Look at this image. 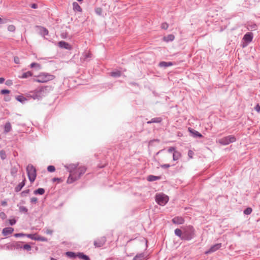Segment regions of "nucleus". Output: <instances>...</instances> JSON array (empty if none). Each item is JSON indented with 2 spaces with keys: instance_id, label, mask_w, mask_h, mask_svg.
Here are the masks:
<instances>
[{
  "instance_id": "obj_1",
  "label": "nucleus",
  "mask_w": 260,
  "mask_h": 260,
  "mask_svg": "<svg viewBox=\"0 0 260 260\" xmlns=\"http://www.w3.org/2000/svg\"><path fill=\"white\" fill-rule=\"evenodd\" d=\"M78 164L66 165V169L70 172L67 183H72L77 180L86 172L87 168L85 166L78 167Z\"/></svg>"
},
{
  "instance_id": "obj_2",
  "label": "nucleus",
  "mask_w": 260,
  "mask_h": 260,
  "mask_svg": "<svg viewBox=\"0 0 260 260\" xmlns=\"http://www.w3.org/2000/svg\"><path fill=\"white\" fill-rule=\"evenodd\" d=\"M183 240L190 241L195 237V230L192 225H187L183 227Z\"/></svg>"
},
{
  "instance_id": "obj_3",
  "label": "nucleus",
  "mask_w": 260,
  "mask_h": 260,
  "mask_svg": "<svg viewBox=\"0 0 260 260\" xmlns=\"http://www.w3.org/2000/svg\"><path fill=\"white\" fill-rule=\"evenodd\" d=\"M77 45L75 44H70L66 42V56L72 58L78 53Z\"/></svg>"
},
{
  "instance_id": "obj_4",
  "label": "nucleus",
  "mask_w": 260,
  "mask_h": 260,
  "mask_svg": "<svg viewBox=\"0 0 260 260\" xmlns=\"http://www.w3.org/2000/svg\"><path fill=\"white\" fill-rule=\"evenodd\" d=\"M33 81L39 83H45L54 78L53 75L46 73H41Z\"/></svg>"
},
{
  "instance_id": "obj_5",
  "label": "nucleus",
  "mask_w": 260,
  "mask_h": 260,
  "mask_svg": "<svg viewBox=\"0 0 260 260\" xmlns=\"http://www.w3.org/2000/svg\"><path fill=\"white\" fill-rule=\"evenodd\" d=\"M26 172L28 179L31 183L35 181L37 176V171L35 167L31 164H29L26 167Z\"/></svg>"
},
{
  "instance_id": "obj_6",
  "label": "nucleus",
  "mask_w": 260,
  "mask_h": 260,
  "mask_svg": "<svg viewBox=\"0 0 260 260\" xmlns=\"http://www.w3.org/2000/svg\"><path fill=\"white\" fill-rule=\"evenodd\" d=\"M52 89L53 88L51 86H43L37 89V92L41 100L43 97L45 96L48 93L52 90Z\"/></svg>"
},
{
  "instance_id": "obj_7",
  "label": "nucleus",
  "mask_w": 260,
  "mask_h": 260,
  "mask_svg": "<svg viewBox=\"0 0 260 260\" xmlns=\"http://www.w3.org/2000/svg\"><path fill=\"white\" fill-rule=\"evenodd\" d=\"M168 201V197L164 194H156L155 196V201L160 206H165Z\"/></svg>"
},
{
  "instance_id": "obj_8",
  "label": "nucleus",
  "mask_w": 260,
  "mask_h": 260,
  "mask_svg": "<svg viewBox=\"0 0 260 260\" xmlns=\"http://www.w3.org/2000/svg\"><path fill=\"white\" fill-rule=\"evenodd\" d=\"M236 141V137L233 135H229L219 140V143L222 145H227Z\"/></svg>"
},
{
  "instance_id": "obj_9",
  "label": "nucleus",
  "mask_w": 260,
  "mask_h": 260,
  "mask_svg": "<svg viewBox=\"0 0 260 260\" xmlns=\"http://www.w3.org/2000/svg\"><path fill=\"white\" fill-rule=\"evenodd\" d=\"M253 35L252 32H248L245 34L243 38V41L244 43H243L242 47H245L249 44L253 39Z\"/></svg>"
},
{
  "instance_id": "obj_10",
  "label": "nucleus",
  "mask_w": 260,
  "mask_h": 260,
  "mask_svg": "<svg viewBox=\"0 0 260 260\" xmlns=\"http://www.w3.org/2000/svg\"><path fill=\"white\" fill-rule=\"evenodd\" d=\"M221 247V243H217L210 247V248L205 252V254H209L214 252L219 249Z\"/></svg>"
},
{
  "instance_id": "obj_11",
  "label": "nucleus",
  "mask_w": 260,
  "mask_h": 260,
  "mask_svg": "<svg viewBox=\"0 0 260 260\" xmlns=\"http://www.w3.org/2000/svg\"><path fill=\"white\" fill-rule=\"evenodd\" d=\"M106 241V238L103 236L94 241V245L96 247H101L103 246Z\"/></svg>"
},
{
  "instance_id": "obj_12",
  "label": "nucleus",
  "mask_w": 260,
  "mask_h": 260,
  "mask_svg": "<svg viewBox=\"0 0 260 260\" xmlns=\"http://www.w3.org/2000/svg\"><path fill=\"white\" fill-rule=\"evenodd\" d=\"M14 230L11 227H7L3 229L2 235L4 236H8L9 235L11 234L14 232Z\"/></svg>"
},
{
  "instance_id": "obj_13",
  "label": "nucleus",
  "mask_w": 260,
  "mask_h": 260,
  "mask_svg": "<svg viewBox=\"0 0 260 260\" xmlns=\"http://www.w3.org/2000/svg\"><path fill=\"white\" fill-rule=\"evenodd\" d=\"M172 222L176 224H182L184 222V219L180 216H176L172 219Z\"/></svg>"
},
{
  "instance_id": "obj_14",
  "label": "nucleus",
  "mask_w": 260,
  "mask_h": 260,
  "mask_svg": "<svg viewBox=\"0 0 260 260\" xmlns=\"http://www.w3.org/2000/svg\"><path fill=\"white\" fill-rule=\"evenodd\" d=\"M188 131L194 138H202L203 137L201 133L192 128H189Z\"/></svg>"
},
{
  "instance_id": "obj_15",
  "label": "nucleus",
  "mask_w": 260,
  "mask_h": 260,
  "mask_svg": "<svg viewBox=\"0 0 260 260\" xmlns=\"http://www.w3.org/2000/svg\"><path fill=\"white\" fill-rule=\"evenodd\" d=\"M25 181L26 179L25 178H24L22 182L19 183V184L15 187V191L16 192L20 191L22 189V188L25 186Z\"/></svg>"
},
{
  "instance_id": "obj_16",
  "label": "nucleus",
  "mask_w": 260,
  "mask_h": 260,
  "mask_svg": "<svg viewBox=\"0 0 260 260\" xmlns=\"http://www.w3.org/2000/svg\"><path fill=\"white\" fill-rule=\"evenodd\" d=\"M174 64V63H173V62H171V61L166 62V61H160L159 63L158 66L161 68H166L168 67L173 66Z\"/></svg>"
},
{
  "instance_id": "obj_17",
  "label": "nucleus",
  "mask_w": 260,
  "mask_h": 260,
  "mask_svg": "<svg viewBox=\"0 0 260 260\" xmlns=\"http://www.w3.org/2000/svg\"><path fill=\"white\" fill-rule=\"evenodd\" d=\"M73 10L75 12L81 13L82 12L81 7L77 2H74L73 3Z\"/></svg>"
},
{
  "instance_id": "obj_18",
  "label": "nucleus",
  "mask_w": 260,
  "mask_h": 260,
  "mask_svg": "<svg viewBox=\"0 0 260 260\" xmlns=\"http://www.w3.org/2000/svg\"><path fill=\"white\" fill-rule=\"evenodd\" d=\"M182 230H180L179 229H176L175 231V234L179 237L181 240H183V227L182 228Z\"/></svg>"
},
{
  "instance_id": "obj_19",
  "label": "nucleus",
  "mask_w": 260,
  "mask_h": 260,
  "mask_svg": "<svg viewBox=\"0 0 260 260\" xmlns=\"http://www.w3.org/2000/svg\"><path fill=\"white\" fill-rule=\"evenodd\" d=\"M175 39V36L172 34H170L163 38V40L166 42H169L173 41Z\"/></svg>"
},
{
  "instance_id": "obj_20",
  "label": "nucleus",
  "mask_w": 260,
  "mask_h": 260,
  "mask_svg": "<svg viewBox=\"0 0 260 260\" xmlns=\"http://www.w3.org/2000/svg\"><path fill=\"white\" fill-rule=\"evenodd\" d=\"M32 76V73L31 71H27L22 73V74L21 76H19L18 77L21 79H26Z\"/></svg>"
},
{
  "instance_id": "obj_21",
  "label": "nucleus",
  "mask_w": 260,
  "mask_h": 260,
  "mask_svg": "<svg viewBox=\"0 0 260 260\" xmlns=\"http://www.w3.org/2000/svg\"><path fill=\"white\" fill-rule=\"evenodd\" d=\"M24 243L23 242L18 241V242H13V247H14V249H22V245Z\"/></svg>"
},
{
  "instance_id": "obj_22",
  "label": "nucleus",
  "mask_w": 260,
  "mask_h": 260,
  "mask_svg": "<svg viewBox=\"0 0 260 260\" xmlns=\"http://www.w3.org/2000/svg\"><path fill=\"white\" fill-rule=\"evenodd\" d=\"M145 254L144 253L137 254L134 258L133 260H144L145 259Z\"/></svg>"
},
{
  "instance_id": "obj_23",
  "label": "nucleus",
  "mask_w": 260,
  "mask_h": 260,
  "mask_svg": "<svg viewBox=\"0 0 260 260\" xmlns=\"http://www.w3.org/2000/svg\"><path fill=\"white\" fill-rule=\"evenodd\" d=\"M77 257L83 260H90V257L83 252L77 253Z\"/></svg>"
},
{
  "instance_id": "obj_24",
  "label": "nucleus",
  "mask_w": 260,
  "mask_h": 260,
  "mask_svg": "<svg viewBox=\"0 0 260 260\" xmlns=\"http://www.w3.org/2000/svg\"><path fill=\"white\" fill-rule=\"evenodd\" d=\"M162 120L161 117H155L151 119V120L147 122V124H151L152 123H160Z\"/></svg>"
},
{
  "instance_id": "obj_25",
  "label": "nucleus",
  "mask_w": 260,
  "mask_h": 260,
  "mask_svg": "<svg viewBox=\"0 0 260 260\" xmlns=\"http://www.w3.org/2000/svg\"><path fill=\"white\" fill-rule=\"evenodd\" d=\"M181 156V153L177 150H176L173 153V159L174 161L178 160Z\"/></svg>"
},
{
  "instance_id": "obj_26",
  "label": "nucleus",
  "mask_w": 260,
  "mask_h": 260,
  "mask_svg": "<svg viewBox=\"0 0 260 260\" xmlns=\"http://www.w3.org/2000/svg\"><path fill=\"white\" fill-rule=\"evenodd\" d=\"M16 99L22 104H25V102L27 101V99L22 94L17 96Z\"/></svg>"
},
{
  "instance_id": "obj_27",
  "label": "nucleus",
  "mask_w": 260,
  "mask_h": 260,
  "mask_svg": "<svg viewBox=\"0 0 260 260\" xmlns=\"http://www.w3.org/2000/svg\"><path fill=\"white\" fill-rule=\"evenodd\" d=\"M11 129V123L9 122H6L4 125V133L6 134L10 132Z\"/></svg>"
},
{
  "instance_id": "obj_28",
  "label": "nucleus",
  "mask_w": 260,
  "mask_h": 260,
  "mask_svg": "<svg viewBox=\"0 0 260 260\" xmlns=\"http://www.w3.org/2000/svg\"><path fill=\"white\" fill-rule=\"evenodd\" d=\"M30 97L32 98L34 100H41L39 95H38L37 92V90L31 92L30 94Z\"/></svg>"
},
{
  "instance_id": "obj_29",
  "label": "nucleus",
  "mask_w": 260,
  "mask_h": 260,
  "mask_svg": "<svg viewBox=\"0 0 260 260\" xmlns=\"http://www.w3.org/2000/svg\"><path fill=\"white\" fill-rule=\"evenodd\" d=\"M39 27L40 28V33L41 36L45 37L48 34V30L47 29L42 26H40Z\"/></svg>"
},
{
  "instance_id": "obj_30",
  "label": "nucleus",
  "mask_w": 260,
  "mask_h": 260,
  "mask_svg": "<svg viewBox=\"0 0 260 260\" xmlns=\"http://www.w3.org/2000/svg\"><path fill=\"white\" fill-rule=\"evenodd\" d=\"M45 193V189L43 188H39L34 191L35 194L43 195Z\"/></svg>"
},
{
  "instance_id": "obj_31",
  "label": "nucleus",
  "mask_w": 260,
  "mask_h": 260,
  "mask_svg": "<svg viewBox=\"0 0 260 260\" xmlns=\"http://www.w3.org/2000/svg\"><path fill=\"white\" fill-rule=\"evenodd\" d=\"M160 179V177L152 175H150L148 176L147 180L149 181H154L157 180H159Z\"/></svg>"
},
{
  "instance_id": "obj_32",
  "label": "nucleus",
  "mask_w": 260,
  "mask_h": 260,
  "mask_svg": "<svg viewBox=\"0 0 260 260\" xmlns=\"http://www.w3.org/2000/svg\"><path fill=\"white\" fill-rule=\"evenodd\" d=\"M66 256L69 258H76L77 257V254L72 251L66 252Z\"/></svg>"
},
{
  "instance_id": "obj_33",
  "label": "nucleus",
  "mask_w": 260,
  "mask_h": 260,
  "mask_svg": "<svg viewBox=\"0 0 260 260\" xmlns=\"http://www.w3.org/2000/svg\"><path fill=\"white\" fill-rule=\"evenodd\" d=\"M84 60H88V58H90L92 57V54L89 52H85L83 54Z\"/></svg>"
},
{
  "instance_id": "obj_34",
  "label": "nucleus",
  "mask_w": 260,
  "mask_h": 260,
  "mask_svg": "<svg viewBox=\"0 0 260 260\" xmlns=\"http://www.w3.org/2000/svg\"><path fill=\"white\" fill-rule=\"evenodd\" d=\"M110 75L113 77L117 78L121 76V72L119 71L112 72Z\"/></svg>"
},
{
  "instance_id": "obj_35",
  "label": "nucleus",
  "mask_w": 260,
  "mask_h": 260,
  "mask_svg": "<svg viewBox=\"0 0 260 260\" xmlns=\"http://www.w3.org/2000/svg\"><path fill=\"white\" fill-rule=\"evenodd\" d=\"M19 210L20 212L28 214V209L26 207L20 206L19 207Z\"/></svg>"
},
{
  "instance_id": "obj_36",
  "label": "nucleus",
  "mask_w": 260,
  "mask_h": 260,
  "mask_svg": "<svg viewBox=\"0 0 260 260\" xmlns=\"http://www.w3.org/2000/svg\"><path fill=\"white\" fill-rule=\"evenodd\" d=\"M29 66L31 68H36L37 70H40L41 68V65L37 62H32Z\"/></svg>"
},
{
  "instance_id": "obj_37",
  "label": "nucleus",
  "mask_w": 260,
  "mask_h": 260,
  "mask_svg": "<svg viewBox=\"0 0 260 260\" xmlns=\"http://www.w3.org/2000/svg\"><path fill=\"white\" fill-rule=\"evenodd\" d=\"M37 241H44V242H47V239L44 237H42V236H36V240Z\"/></svg>"
},
{
  "instance_id": "obj_38",
  "label": "nucleus",
  "mask_w": 260,
  "mask_h": 260,
  "mask_svg": "<svg viewBox=\"0 0 260 260\" xmlns=\"http://www.w3.org/2000/svg\"><path fill=\"white\" fill-rule=\"evenodd\" d=\"M6 152L4 150L0 151V157L2 160H4L6 158Z\"/></svg>"
},
{
  "instance_id": "obj_39",
  "label": "nucleus",
  "mask_w": 260,
  "mask_h": 260,
  "mask_svg": "<svg viewBox=\"0 0 260 260\" xmlns=\"http://www.w3.org/2000/svg\"><path fill=\"white\" fill-rule=\"evenodd\" d=\"M252 211V209L250 207H248L244 210L243 213L245 215H249L251 213Z\"/></svg>"
},
{
  "instance_id": "obj_40",
  "label": "nucleus",
  "mask_w": 260,
  "mask_h": 260,
  "mask_svg": "<svg viewBox=\"0 0 260 260\" xmlns=\"http://www.w3.org/2000/svg\"><path fill=\"white\" fill-rule=\"evenodd\" d=\"M47 171L49 172L52 173L55 171V168L54 166L50 165L47 167Z\"/></svg>"
},
{
  "instance_id": "obj_41",
  "label": "nucleus",
  "mask_w": 260,
  "mask_h": 260,
  "mask_svg": "<svg viewBox=\"0 0 260 260\" xmlns=\"http://www.w3.org/2000/svg\"><path fill=\"white\" fill-rule=\"evenodd\" d=\"M31 246L28 244H25L22 245V249L27 251H30L31 250Z\"/></svg>"
},
{
  "instance_id": "obj_42",
  "label": "nucleus",
  "mask_w": 260,
  "mask_h": 260,
  "mask_svg": "<svg viewBox=\"0 0 260 260\" xmlns=\"http://www.w3.org/2000/svg\"><path fill=\"white\" fill-rule=\"evenodd\" d=\"M15 26L14 25H9L8 26V30L10 32H14L15 30Z\"/></svg>"
},
{
  "instance_id": "obj_43",
  "label": "nucleus",
  "mask_w": 260,
  "mask_h": 260,
  "mask_svg": "<svg viewBox=\"0 0 260 260\" xmlns=\"http://www.w3.org/2000/svg\"><path fill=\"white\" fill-rule=\"evenodd\" d=\"M25 237H28L32 240H36V234H26L25 235Z\"/></svg>"
},
{
  "instance_id": "obj_44",
  "label": "nucleus",
  "mask_w": 260,
  "mask_h": 260,
  "mask_svg": "<svg viewBox=\"0 0 260 260\" xmlns=\"http://www.w3.org/2000/svg\"><path fill=\"white\" fill-rule=\"evenodd\" d=\"M13 243L11 244H7L5 245V247L8 250H13L14 249V247H13Z\"/></svg>"
},
{
  "instance_id": "obj_45",
  "label": "nucleus",
  "mask_w": 260,
  "mask_h": 260,
  "mask_svg": "<svg viewBox=\"0 0 260 260\" xmlns=\"http://www.w3.org/2000/svg\"><path fill=\"white\" fill-rule=\"evenodd\" d=\"M26 234L22 233H16L14 235V236L16 238L25 237Z\"/></svg>"
},
{
  "instance_id": "obj_46",
  "label": "nucleus",
  "mask_w": 260,
  "mask_h": 260,
  "mask_svg": "<svg viewBox=\"0 0 260 260\" xmlns=\"http://www.w3.org/2000/svg\"><path fill=\"white\" fill-rule=\"evenodd\" d=\"M169 27V24L167 22H164L161 24V28L163 29L166 30Z\"/></svg>"
},
{
  "instance_id": "obj_47",
  "label": "nucleus",
  "mask_w": 260,
  "mask_h": 260,
  "mask_svg": "<svg viewBox=\"0 0 260 260\" xmlns=\"http://www.w3.org/2000/svg\"><path fill=\"white\" fill-rule=\"evenodd\" d=\"M58 45L59 47L61 48H65V41H61L58 43Z\"/></svg>"
},
{
  "instance_id": "obj_48",
  "label": "nucleus",
  "mask_w": 260,
  "mask_h": 260,
  "mask_svg": "<svg viewBox=\"0 0 260 260\" xmlns=\"http://www.w3.org/2000/svg\"><path fill=\"white\" fill-rule=\"evenodd\" d=\"M62 179L61 178H57V177H54V178H53L52 179V181L53 182H56V181H57L58 183H59L61 181H62Z\"/></svg>"
},
{
  "instance_id": "obj_49",
  "label": "nucleus",
  "mask_w": 260,
  "mask_h": 260,
  "mask_svg": "<svg viewBox=\"0 0 260 260\" xmlns=\"http://www.w3.org/2000/svg\"><path fill=\"white\" fill-rule=\"evenodd\" d=\"M10 91L8 89H4L1 90V93L3 95L9 94Z\"/></svg>"
},
{
  "instance_id": "obj_50",
  "label": "nucleus",
  "mask_w": 260,
  "mask_h": 260,
  "mask_svg": "<svg viewBox=\"0 0 260 260\" xmlns=\"http://www.w3.org/2000/svg\"><path fill=\"white\" fill-rule=\"evenodd\" d=\"M16 222H17V220L15 218L9 220V224L12 225V226L14 225V224H15Z\"/></svg>"
},
{
  "instance_id": "obj_51",
  "label": "nucleus",
  "mask_w": 260,
  "mask_h": 260,
  "mask_svg": "<svg viewBox=\"0 0 260 260\" xmlns=\"http://www.w3.org/2000/svg\"><path fill=\"white\" fill-rule=\"evenodd\" d=\"M17 170L16 168H14L11 169V174L12 176H15L16 174L17 173Z\"/></svg>"
},
{
  "instance_id": "obj_52",
  "label": "nucleus",
  "mask_w": 260,
  "mask_h": 260,
  "mask_svg": "<svg viewBox=\"0 0 260 260\" xmlns=\"http://www.w3.org/2000/svg\"><path fill=\"white\" fill-rule=\"evenodd\" d=\"M14 62L16 64H19L20 63V58L19 57L16 56L14 57Z\"/></svg>"
},
{
  "instance_id": "obj_53",
  "label": "nucleus",
  "mask_w": 260,
  "mask_h": 260,
  "mask_svg": "<svg viewBox=\"0 0 260 260\" xmlns=\"http://www.w3.org/2000/svg\"><path fill=\"white\" fill-rule=\"evenodd\" d=\"M176 150V149L174 147H171L168 149V152L169 153H174V151Z\"/></svg>"
},
{
  "instance_id": "obj_54",
  "label": "nucleus",
  "mask_w": 260,
  "mask_h": 260,
  "mask_svg": "<svg viewBox=\"0 0 260 260\" xmlns=\"http://www.w3.org/2000/svg\"><path fill=\"white\" fill-rule=\"evenodd\" d=\"M13 84V81L12 80H7L5 84L7 86H11Z\"/></svg>"
},
{
  "instance_id": "obj_55",
  "label": "nucleus",
  "mask_w": 260,
  "mask_h": 260,
  "mask_svg": "<svg viewBox=\"0 0 260 260\" xmlns=\"http://www.w3.org/2000/svg\"><path fill=\"white\" fill-rule=\"evenodd\" d=\"M29 192V189H26V190H23V191H22L21 193V195L22 197H25L26 196V194L28 193Z\"/></svg>"
},
{
  "instance_id": "obj_56",
  "label": "nucleus",
  "mask_w": 260,
  "mask_h": 260,
  "mask_svg": "<svg viewBox=\"0 0 260 260\" xmlns=\"http://www.w3.org/2000/svg\"><path fill=\"white\" fill-rule=\"evenodd\" d=\"M188 154V157L190 158H192L193 157V155L194 154V152L192 150H189L188 151V154Z\"/></svg>"
},
{
  "instance_id": "obj_57",
  "label": "nucleus",
  "mask_w": 260,
  "mask_h": 260,
  "mask_svg": "<svg viewBox=\"0 0 260 260\" xmlns=\"http://www.w3.org/2000/svg\"><path fill=\"white\" fill-rule=\"evenodd\" d=\"M38 201V199L36 197H32L30 199V202L32 204H36Z\"/></svg>"
},
{
  "instance_id": "obj_58",
  "label": "nucleus",
  "mask_w": 260,
  "mask_h": 260,
  "mask_svg": "<svg viewBox=\"0 0 260 260\" xmlns=\"http://www.w3.org/2000/svg\"><path fill=\"white\" fill-rule=\"evenodd\" d=\"M171 167V165L169 164H163L160 165V167L163 169H167Z\"/></svg>"
},
{
  "instance_id": "obj_59",
  "label": "nucleus",
  "mask_w": 260,
  "mask_h": 260,
  "mask_svg": "<svg viewBox=\"0 0 260 260\" xmlns=\"http://www.w3.org/2000/svg\"><path fill=\"white\" fill-rule=\"evenodd\" d=\"M30 7L31 8L34 9H37L38 7V5L35 3L31 4L30 5Z\"/></svg>"
},
{
  "instance_id": "obj_60",
  "label": "nucleus",
  "mask_w": 260,
  "mask_h": 260,
  "mask_svg": "<svg viewBox=\"0 0 260 260\" xmlns=\"http://www.w3.org/2000/svg\"><path fill=\"white\" fill-rule=\"evenodd\" d=\"M254 109L257 112H260V106L258 104H257L254 107Z\"/></svg>"
},
{
  "instance_id": "obj_61",
  "label": "nucleus",
  "mask_w": 260,
  "mask_h": 260,
  "mask_svg": "<svg viewBox=\"0 0 260 260\" xmlns=\"http://www.w3.org/2000/svg\"><path fill=\"white\" fill-rule=\"evenodd\" d=\"M0 217L2 219H5L6 217V214L4 212H2L0 213Z\"/></svg>"
},
{
  "instance_id": "obj_62",
  "label": "nucleus",
  "mask_w": 260,
  "mask_h": 260,
  "mask_svg": "<svg viewBox=\"0 0 260 260\" xmlns=\"http://www.w3.org/2000/svg\"><path fill=\"white\" fill-rule=\"evenodd\" d=\"M95 12L98 15H101L102 13V10L100 8H98L95 10Z\"/></svg>"
},
{
  "instance_id": "obj_63",
  "label": "nucleus",
  "mask_w": 260,
  "mask_h": 260,
  "mask_svg": "<svg viewBox=\"0 0 260 260\" xmlns=\"http://www.w3.org/2000/svg\"><path fill=\"white\" fill-rule=\"evenodd\" d=\"M11 100V98L9 95H8V96H6L5 98H4V100L6 101V102H9Z\"/></svg>"
},
{
  "instance_id": "obj_64",
  "label": "nucleus",
  "mask_w": 260,
  "mask_h": 260,
  "mask_svg": "<svg viewBox=\"0 0 260 260\" xmlns=\"http://www.w3.org/2000/svg\"><path fill=\"white\" fill-rule=\"evenodd\" d=\"M46 233L48 235H52L53 233V231L51 230H47L46 231Z\"/></svg>"
}]
</instances>
